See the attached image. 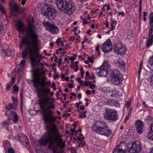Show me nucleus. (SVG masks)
<instances>
[{
	"label": "nucleus",
	"instance_id": "f257e3e1",
	"mask_svg": "<svg viewBox=\"0 0 153 153\" xmlns=\"http://www.w3.org/2000/svg\"><path fill=\"white\" fill-rule=\"evenodd\" d=\"M41 91L42 92V97H39V103L43 114V118L46 124V127L47 130L44 134V139L39 141L40 145L45 146L49 143L48 148L51 149L54 153L58 148L63 149L65 146V142L62 141V135H61L57 129L56 125L52 122L56 121V117L53 116L52 112L50 111V113H47L48 111L51 108H54V105L51 104V99L49 96L48 94L50 91V88H42Z\"/></svg>",
	"mask_w": 153,
	"mask_h": 153
},
{
	"label": "nucleus",
	"instance_id": "f03ea898",
	"mask_svg": "<svg viewBox=\"0 0 153 153\" xmlns=\"http://www.w3.org/2000/svg\"><path fill=\"white\" fill-rule=\"evenodd\" d=\"M40 71H36L33 74L32 81L33 83V86L36 88L37 93L39 97H42V92L40 91L43 88H45L47 85H49L51 84L50 81L45 82L46 77L41 78V74L39 72Z\"/></svg>",
	"mask_w": 153,
	"mask_h": 153
},
{
	"label": "nucleus",
	"instance_id": "7ed1b4c3",
	"mask_svg": "<svg viewBox=\"0 0 153 153\" xmlns=\"http://www.w3.org/2000/svg\"><path fill=\"white\" fill-rule=\"evenodd\" d=\"M16 29L20 32H26L28 35L31 36L33 38V42L39 41L38 36L35 31L36 27L34 25V20L32 19L28 24V26L25 27L24 24L20 21L17 22L16 25Z\"/></svg>",
	"mask_w": 153,
	"mask_h": 153
},
{
	"label": "nucleus",
	"instance_id": "20e7f679",
	"mask_svg": "<svg viewBox=\"0 0 153 153\" xmlns=\"http://www.w3.org/2000/svg\"><path fill=\"white\" fill-rule=\"evenodd\" d=\"M56 4L61 11L69 14H72L75 9V3L72 0H57Z\"/></svg>",
	"mask_w": 153,
	"mask_h": 153
},
{
	"label": "nucleus",
	"instance_id": "39448f33",
	"mask_svg": "<svg viewBox=\"0 0 153 153\" xmlns=\"http://www.w3.org/2000/svg\"><path fill=\"white\" fill-rule=\"evenodd\" d=\"M92 130L101 135L109 137L112 131L108 127V125L104 121H97L91 127Z\"/></svg>",
	"mask_w": 153,
	"mask_h": 153
},
{
	"label": "nucleus",
	"instance_id": "423d86ee",
	"mask_svg": "<svg viewBox=\"0 0 153 153\" xmlns=\"http://www.w3.org/2000/svg\"><path fill=\"white\" fill-rule=\"evenodd\" d=\"M39 41H36L33 43L32 45L28 47L29 52L30 55V59L31 61L35 62L37 61V63L39 64L41 59L44 58L45 57L40 55L37 52L39 49L38 46V43Z\"/></svg>",
	"mask_w": 153,
	"mask_h": 153
},
{
	"label": "nucleus",
	"instance_id": "0eeeda50",
	"mask_svg": "<svg viewBox=\"0 0 153 153\" xmlns=\"http://www.w3.org/2000/svg\"><path fill=\"white\" fill-rule=\"evenodd\" d=\"M41 10L42 15L49 20L53 19L56 16V11L52 6L45 4L42 6Z\"/></svg>",
	"mask_w": 153,
	"mask_h": 153
},
{
	"label": "nucleus",
	"instance_id": "6e6552de",
	"mask_svg": "<svg viewBox=\"0 0 153 153\" xmlns=\"http://www.w3.org/2000/svg\"><path fill=\"white\" fill-rule=\"evenodd\" d=\"M105 119L109 121L115 122L119 119L117 111L115 109L106 108L104 114Z\"/></svg>",
	"mask_w": 153,
	"mask_h": 153
},
{
	"label": "nucleus",
	"instance_id": "1a4fd4ad",
	"mask_svg": "<svg viewBox=\"0 0 153 153\" xmlns=\"http://www.w3.org/2000/svg\"><path fill=\"white\" fill-rule=\"evenodd\" d=\"M111 81L114 85H118L123 80V75L117 70L114 71L111 75Z\"/></svg>",
	"mask_w": 153,
	"mask_h": 153
},
{
	"label": "nucleus",
	"instance_id": "9d476101",
	"mask_svg": "<svg viewBox=\"0 0 153 153\" xmlns=\"http://www.w3.org/2000/svg\"><path fill=\"white\" fill-rule=\"evenodd\" d=\"M43 24L46 29L49 32L53 34H57L59 31V29L54 24L50 23L48 22H44Z\"/></svg>",
	"mask_w": 153,
	"mask_h": 153
},
{
	"label": "nucleus",
	"instance_id": "9b49d317",
	"mask_svg": "<svg viewBox=\"0 0 153 153\" xmlns=\"http://www.w3.org/2000/svg\"><path fill=\"white\" fill-rule=\"evenodd\" d=\"M101 49L103 52L105 53L110 52L112 50L111 42L109 39H107L102 44Z\"/></svg>",
	"mask_w": 153,
	"mask_h": 153
},
{
	"label": "nucleus",
	"instance_id": "f8f14e48",
	"mask_svg": "<svg viewBox=\"0 0 153 153\" xmlns=\"http://www.w3.org/2000/svg\"><path fill=\"white\" fill-rule=\"evenodd\" d=\"M142 148L140 143L137 144L134 143L129 149V152L131 153H139L142 150Z\"/></svg>",
	"mask_w": 153,
	"mask_h": 153
},
{
	"label": "nucleus",
	"instance_id": "ddd939ff",
	"mask_svg": "<svg viewBox=\"0 0 153 153\" xmlns=\"http://www.w3.org/2000/svg\"><path fill=\"white\" fill-rule=\"evenodd\" d=\"M95 70L99 77H105L107 75V69L104 68L103 66L96 68Z\"/></svg>",
	"mask_w": 153,
	"mask_h": 153
},
{
	"label": "nucleus",
	"instance_id": "4468645a",
	"mask_svg": "<svg viewBox=\"0 0 153 153\" xmlns=\"http://www.w3.org/2000/svg\"><path fill=\"white\" fill-rule=\"evenodd\" d=\"M144 123L141 120H137L135 122V126L137 131L139 134H141L143 131Z\"/></svg>",
	"mask_w": 153,
	"mask_h": 153
},
{
	"label": "nucleus",
	"instance_id": "2eb2a0df",
	"mask_svg": "<svg viewBox=\"0 0 153 153\" xmlns=\"http://www.w3.org/2000/svg\"><path fill=\"white\" fill-rule=\"evenodd\" d=\"M33 38L31 36H30V40L31 42V43H29L28 42L27 39L25 38H23L22 39V41L21 42V44L19 46V47L20 49H22L23 48V47L25 45H27V47L25 49H27L29 51V49H28V47L33 44Z\"/></svg>",
	"mask_w": 153,
	"mask_h": 153
},
{
	"label": "nucleus",
	"instance_id": "dca6fc26",
	"mask_svg": "<svg viewBox=\"0 0 153 153\" xmlns=\"http://www.w3.org/2000/svg\"><path fill=\"white\" fill-rule=\"evenodd\" d=\"M19 138V140H23L22 142H24L27 145V147L28 148L30 147V145L28 143V139L27 137L24 134H20L18 135Z\"/></svg>",
	"mask_w": 153,
	"mask_h": 153
},
{
	"label": "nucleus",
	"instance_id": "f3484780",
	"mask_svg": "<svg viewBox=\"0 0 153 153\" xmlns=\"http://www.w3.org/2000/svg\"><path fill=\"white\" fill-rule=\"evenodd\" d=\"M117 147L122 152L129 153V150H128L127 149H126V145L125 143H120V145L117 146Z\"/></svg>",
	"mask_w": 153,
	"mask_h": 153
},
{
	"label": "nucleus",
	"instance_id": "a211bd4d",
	"mask_svg": "<svg viewBox=\"0 0 153 153\" xmlns=\"http://www.w3.org/2000/svg\"><path fill=\"white\" fill-rule=\"evenodd\" d=\"M108 105H114L116 107L120 106V104L117 101L111 99L108 100Z\"/></svg>",
	"mask_w": 153,
	"mask_h": 153
},
{
	"label": "nucleus",
	"instance_id": "6ab92c4d",
	"mask_svg": "<svg viewBox=\"0 0 153 153\" xmlns=\"http://www.w3.org/2000/svg\"><path fill=\"white\" fill-rule=\"evenodd\" d=\"M122 46V44L120 42H118L114 44V52L117 53Z\"/></svg>",
	"mask_w": 153,
	"mask_h": 153
},
{
	"label": "nucleus",
	"instance_id": "aec40b11",
	"mask_svg": "<svg viewBox=\"0 0 153 153\" xmlns=\"http://www.w3.org/2000/svg\"><path fill=\"white\" fill-rule=\"evenodd\" d=\"M3 146L5 150H6L7 149L11 146V144L10 142L8 140H5L3 142Z\"/></svg>",
	"mask_w": 153,
	"mask_h": 153
},
{
	"label": "nucleus",
	"instance_id": "412c9836",
	"mask_svg": "<svg viewBox=\"0 0 153 153\" xmlns=\"http://www.w3.org/2000/svg\"><path fill=\"white\" fill-rule=\"evenodd\" d=\"M10 114H12L13 117V122L14 123H16L19 118L18 116L16 114V113L15 111H11L10 112Z\"/></svg>",
	"mask_w": 153,
	"mask_h": 153
},
{
	"label": "nucleus",
	"instance_id": "4be33fe9",
	"mask_svg": "<svg viewBox=\"0 0 153 153\" xmlns=\"http://www.w3.org/2000/svg\"><path fill=\"white\" fill-rule=\"evenodd\" d=\"M126 48L122 45L121 48L119 49L118 51L116 53L119 54L123 55L126 53Z\"/></svg>",
	"mask_w": 153,
	"mask_h": 153
},
{
	"label": "nucleus",
	"instance_id": "5701e85b",
	"mask_svg": "<svg viewBox=\"0 0 153 153\" xmlns=\"http://www.w3.org/2000/svg\"><path fill=\"white\" fill-rule=\"evenodd\" d=\"M149 39L146 42V46L147 47H149L152 45L153 42V35L152 37H148Z\"/></svg>",
	"mask_w": 153,
	"mask_h": 153
},
{
	"label": "nucleus",
	"instance_id": "b1692460",
	"mask_svg": "<svg viewBox=\"0 0 153 153\" xmlns=\"http://www.w3.org/2000/svg\"><path fill=\"white\" fill-rule=\"evenodd\" d=\"M147 80L150 83V84L153 86V74H150L149 75L148 78H147Z\"/></svg>",
	"mask_w": 153,
	"mask_h": 153
},
{
	"label": "nucleus",
	"instance_id": "393cba45",
	"mask_svg": "<svg viewBox=\"0 0 153 153\" xmlns=\"http://www.w3.org/2000/svg\"><path fill=\"white\" fill-rule=\"evenodd\" d=\"M2 52L4 53L9 49V46L6 44H4L1 46Z\"/></svg>",
	"mask_w": 153,
	"mask_h": 153
},
{
	"label": "nucleus",
	"instance_id": "a878e982",
	"mask_svg": "<svg viewBox=\"0 0 153 153\" xmlns=\"http://www.w3.org/2000/svg\"><path fill=\"white\" fill-rule=\"evenodd\" d=\"M0 11L2 14L5 15L7 11L4 7L1 5H0Z\"/></svg>",
	"mask_w": 153,
	"mask_h": 153
},
{
	"label": "nucleus",
	"instance_id": "bb28decb",
	"mask_svg": "<svg viewBox=\"0 0 153 153\" xmlns=\"http://www.w3.org/2000/svg\"><path fill=\"white\" fill-rule=\"evenodd\" d=\"M153 31V25H150V30L149 33L148 37H152L153 35L152 34Z\"/></svg>",
	"mask_w": 153,
	"mask_h": 153
},
{
	"label": "nucleus",
	"instance_id": "cd10ccee",
	"mask_svg": "<svg viewBox=\"0 0 153 153\" xmlns=\"http://www.w3.org/2000/svg\"><path fill=\"white\" fill-rule=\"evenodd\" d=\"M147 137L149 140L152 141L153 140V132L149 131Z\"/></svg>",
	"mask_w": 153,
	"mask_h": 153
},
{
	"label": "nucleus",
	"instance_id": "c85d7f7f",
	"mask_svg": "<svg viewBox=\"0 0 153 153\" xmlns=\"http://www.w3.org/2000/svg\"><path fill=\"white\" fill-rule=\"evenodd\" d=\"M25 64V60L23 59L21 61L19 66L21 68H24Z\"/></svg>",
	"mask_w": 153,
	"mask_h": 153
},
{
	"label": "nucleus",
	"instance_id": "c756f323",
	"mask_svg": "<svg viewBox=\"0 0 153 153\" xmlns=\"http://www.w3.org/2000/svg\"><path fill=\"white\" fill-rule=\"evenodd\" d=\"M117 23V21H112L111 24V27H113L115 29V27L116 26Z\"/></svg>",
	"mask_w": 153,
	"mask_h": 153
},
{
	"label": "nucleus",
	"instance_id": "7c9ffc66",
	"mask_svg": "<svg viewBox=\"0 0 153 153\" xmlns=\"http://www.w3.org/2000/svg\"><path fill=\"white\" fill-rule=\"evenodd\" d=\"M22 55L23 58H26L27 57V51L26 50L22 52Z\"/></svg>",
	"mask_w": 153,
	"mask_h": 153
},
{
	"label": "nucleus",
	"instance_id": "2f4dec72",
	"mask_svg": "<svg viewBox=\"0 0 153 153\" xmlns=\"http://www.w3.org/2000/svg\"><path fill=\"white\" fill-rule=\"evenodd\" d=\"M109 66V65L108 62L106 61H104L103 62L102 65L101 66H103L104 68L106 69H107V67Z\"/></svg>",
	"mask_w": 153,
	"mask_h": 153
},
{
	"label": "nucleus",
	"instance_id": "473e14b6",
	"mask_svg": "<svg viewBox=\"0 0 153 153\" xmlns=\"http://www.w3.org/2000/svg\"><path fill=\"white\" fill-rule=\"evenodd\" d=\"M23 69L24 68H19L17 70L20 76H22L23 75L22 72L23 71Z\"/></svg>",
	"mask_w": 153,
	"mask_h": 153
},
{
	"label": "nucleus",
	"instance_id": "72a5a7b5",
	"mask_svg": "<svg viewBox=\"0 0 153 153\" xmlns=\"http://www.w3.org/2000/svg\"><path fill=\"white\" fill-rule=\"evenodd\" d=\"M152 13L149 16L150 19V25H152V24H153V16H152Z\"/></svg>",
	"mask_w": 153,
	"mask_h": 153
},
{
	"label": "nucleus",
	"instance_id": "f704fd0d",
	"mask_svg": "<svg viewBox=\"0 0 153 153\" xmlns=\"http://www.w3.org/2000/svg\"><path fill=\"white\" fill-rule=\"evenodd\" d=\"M147 67L149 68L152 71L153 70V64L149 63V64L147 65Z\"/></svg>",
	"mask_w": 153,
	"mask_h": 153
},
{
	"label": "nucleus",
	"instance_id": "c9c22d12",
	"mask_svg": "<svg viewBox=\"0 0 153 153\" xmlns=\"http://www.w3.org/2000/svg\"><path fill=\"white\" fill-rule=\"evenodd\" d=\"M13 90L14 91L16 92H17L19 91V87H18L16 85H14L13 87Z\"/></svg>",
	"mask_w": 153,
	"mask_h": 153
},
{
	"label": "nucleus",
	"instance_id": "e433bc0d",
	"mask_svg": "<svg viewBox=\"0 0 153 153\" xmlns=\"http://www.w3.org/2000/svg\"><path fill=\"white\" fill-rule=\"evenodd\" d=\"M8 153H14V149L11 148H9L8 149Z\"/></svg>",
	"mask_w": 153,
	"mask_h": 153
},
{
	"label": "nucleus",
	"instance_id": "4c0bfd02",
	"mask_svg": "<svg viewBox=\"0 0 153 153\" xmlns=\"http://www.w3.org/2000/svg\"><path fill=\"white\" fill-rule=\"evenodd\" d=\"M13 105L12 104L10 103L7 106V108L8 110H10L11 109H13Z\"/></svg>",
	"mask_w": 153,
	"mask_h": 153
},
{
	"label": "nucleus",
	"instance_id": "58836bf2",
	"mask_svg": "<svg viewBox=\"0 0 153 153\" xmlns=\"http://www.w3.org/2000/svg\"><path fill=\"white\" fill-rule=\"evenodd\" d=\"M61 38H58L57 39L56 42V45L59 46V44H60V43H59L60 42H62V41H61Z\"/></svg>",
	"mask_w": 153,
	"mask_h": 153
},
{
	"label": "nucleus",
	"instance_id": "ea45409f",
	"mask_svg": "<svg viewBox=\"0 0 153 153\" xmlns=\"http://www.w3.org/2000/svg\"><path fill=\"white\" fill-rule=\"evenodd\" d=\"M71 67L72 68L74 69L75 71V72L77 71L78 70V67H74V64H72L71 65Z\"/></svg>",
	"mask_w": 153,
	"mask_h": 153
},
{
	"label": "nucleus",
	"instance_id": "a19ab883",
	"mask_svg": "<svg viewBox=\"0 0 153 153\" xmlns=\"http://www.w3.org/2000/svg\"><path fill=\"white\" fill-rule=\"evenodd\" d=\"M5 53L6 54L7 56H10L11 55V51L10 50H9V49L7 51H6L5 52Z\"/></svg>",
	"mask_w": 153,
	"mask_h": 153
},
{
	"label": "nucleus",
	"instance_id": "79ce46f5",
	"mask_svg": "<svg viewBox=\"0 0 153 153\" xmlns=\"http://www.w3.org/2000/svg\"><path fill=\"white\" fill-rule=\"evenodd\" d=\"M13 10H14L18 11L19 10V8L18 6L17 5L15 4L13 8Z\"/></svg>",
	"mask_w": 153,
	"mask_h": 153
},
{
	"label": "nucleus",
	"instance_id": "37998d69",
	"mask_svg": "<svg viewBox=\"0 0 153 153\" xmlns=\"http://www.w3.org/2000/svg\"><path fill=\"white\" fill-rule=\"evenodd\" d=\"M82 134H80V136L79 137H78V140L80 141H82L84 139V137H82Z\"/></svg>",
	"mask_w": 153,
	"mask_h": 153
},
{
	"label": "nucleus",
	"instance_id": "c03bdc74",
	"mask_svg": "<svg viewBox=\"0 0 153 153\" xmlns=\"http://www.w3.org/2000/svg\"><path fill=\"white\" fill-rule=\"evenodd\" d=\"M153 120L152 118L150 116H148L147 117L146 120L148 121H152Z\"/></svg>",
	"mask_w": 153,
	"mask_h": 153
},
{
	"label": "nucleus",
	"instance_id": "a18cd8bd",
	"mask_svg": "<svg viewBox=\"0 0 153 153\" xmlns=\"http://www.w3.org/2000/svg\"><path fill=\"white\" fill-rule=\"evenodd\" d=\"M86 116L85 114L81 113L80 115V118H84L86 117Z\"/></svg>",
	"mask_w": 153,
	"mask_h": 153
},
{
	"label": "nucleus",
	"instance_id": "49530a36",
	"mask_svg": "<svg viewBox=\"0 0 153 153\" xmlns=\"http://www.w3.org/2000/svg\"><path fill=\"white\" fill-rule=\"evenodd\" d=\"M88 59L89 61V62H92L94 61L93 59L91 57L88 56Z\"/></svg>",
	"mask_w": 153,
	"mask_h": 153
},
{
	"label": "nucleus",
	"instance_id": "de8ad7c7",
	"mask_svg": "<svg viewBox=\"0 0 153 153\" xmlns=\"http://www.w3.org/2000/svg\"><path fill=\"white\" fill-rule=\"evenodd\" d=\"M4 29L2 26L0 25V34L4 32Z\"/></svg>",
	"mask_w": 153,
	"mask_h": 153
},
{
	"label": "nucleus",
	"instance_id": "09e8293b",
	"mask_svg": "<svg viewBox=\"0 0 153 153\" xmlns=\"http://www.w3.org/2000/svg\"><path fill=\"white\" fill-rule=\"evenodd\" d=\"M95 50L97 51L99 54H100V51L99 46L98 45H97L95 47Z\"/></svg>",
	"mask_w": 153,
	"mask_h": 153
},
{
	"label": "nucleus",
	"instance_id": "8fccbe9b",
	"mask_svg": "<svg viewBox=\"0 0 153 153\" xmlns=\"http://www.w3.org/2000/svg\"><path fill=\"white\" fill-rule=\"evenodd\" d=\"M83 22L82 25H85V24H88V22L86 21V20L84 18L83 19Z\"/></svg>",
	"mask_w": 153,
	"mask_h": 153
},
{
	"label": "nucleus",
	"instance_id": "3c124183",
	"mask_svg": "<svg viewBox=\"0 0 153 153\" xmlns=\"http://www.w3.org/2000/svg\"><path fill=\"white\" fill-rule=\"evenodd\" d=\"M15 78H14V77H13L12 78V79H11V80L10 82V83L11 85H12L13 84H14L15 82Z\"/></svg>",
	"mask_w": 153,
	"mask_h": 153
},
{
	"label": "nucleus",
	"instance_id": "603ef678",
	"mask_svg": "<svg viewBox=\"0 0 153 153\" xmlns=\"http://www.w3.org/2000/svg\"><path fill=\"white\" fill-rule=\"evenodd\" d=\"M76 56V55H75L74 56H71L70 57L69 59L71 61H73L75 59Z\"/></svg>",
	"mask_w": 153,
	"mask_h": 153
},
{
	"label": "nucleus",
	"instance_id": "864d4df0",
	"mask_svg": "<svg viewBox=\"0 0 153 153\" xmlns=\"http://www.w3.org/2000/svg\"><path fill=\"white\" fill-rule=\"evenodd\" d=\"M82 103V102L81 101H79V102L78 103H76L75 105H76V107L77 108H78L79 107V105L81 104Z\"/></svg>",
	"mask_w": 153,
	"mask_h": 153
},
{
	"label": "nucleus",
	"instance_id": "5fc2aeb1",
	"mask_svg": "<svg viewBox=\"0 0 153 153\" xmlns=\"http://www.w3.org/2000/svg\"><path fill=\"white\" fill-rule=\"evenodd\" d=\"M90 87L91 89H93L95 88V85L94 84H91L90 85Z\"/></svg>",
	"mask_w": 153,
	"mask_h": 153
},
{
	"label": "nucleus",
	"instance_id": "6e6d98bb",
	"mask_svg": "<svg viewBox=\"0 0 153 153\" xmlns=\"http://www.w3.org/2000/svg\"><path fill=\"white\" fill-rule=\"evenodd\" d=\"M119 64L123 66H125V63L124 62H123L122 61H120L119 62Z\"/></svg>",
	"mask_w": 153,
	"mask_h": 153
},
{
	"label": "nucleus",
	"instance_id": "4d7b16f0",
	"mask_svg": "<svg viewBox=\"0 0 153 153\" xmlns=\"http://www.w3.org/2000/svg\"><path fill=\"white\" fill-rule=\"evenodd\" d=\"M119 15H121L123 16H125V13L124 12H119L118 14Z\"/></svg>",
	"mask_w": 153,
	"mask_h": 153
},
{
	"label": "nucleus",
	"instance_id": "13d9d810",
	"mask_svg": "<svg viewBox=\"0 0 153 153\" xmlns=\"http://www.w3.org/2000/svg\"><path fill=\"white\" fill-rule=\"evenodd\" d=\"M70 113H68L67 114H63V117L64 116H65V117L67 118L69 117L70 115Z\"/></svg>",
	"mask_w": 153,
	"mask_h": 153
},
{
	"label": "nucleus",
	"instance_id": "bf43d9fd",
	"mask_svg": "<svg viewBox=\"0 0 153 153\" xmlns=\"http://www.w3.org/2000/svg\"><path fill=\"white\" fill-rule=\"evenodd\" d=\"M129 117V114H128V115L127 116L126 118H125L124 119V123H126Z\"/></svg>",
	"mask_w": 153,
	"mask_h": 153
},
{
	"label": "nucleus",
	"instance_id": "052dcab7",
	"mask_svg": "<svg viewBox=\"0 0 153 153\" xmlns=\"http://www.w3.org/2000/svg\"><path fill=\"white\" fill-rule=\"evenodd\" d=\"M149 63L153 64V56L150 58V59L149 60Z\"/></svg>",
	"mask_w": 153,
	"mask_h": 153
},
{
	"label": "nucleus",
	"instance_id": "680f3d73",
	"mask_svg": "<svg viewBox=\"0 0 153 153\" xmlns=\"http://www.w3.org/2000/svg\"><path fill=\"white\" fill-rule=\"evenodd\" d=\"M92 76H90L89 77L90 79H94L95 78V76L93 73H91Z\"/></svg>",
	"mask_w": 153,
	"mask_h": 153
},
{
	"label": "nucleus",
	"instance_id": "e2e57ef3",
	"mask_svg": "<svg viewBox=\"0 0 153 153\" xmlns=\"http://www.w3.org/2000/svg\"><path fill=\"white\" fill-rule=\"evenodd\" d=\"M2 124L4 126L7 125H8V123H7V121H3L2 123Z\"/></svg>",
	"mask_w": 153,
	"mask_h": 153
},
{
	"label": "nucleus",
	"instance_id": "0e129e2a",
	"mask_svg": "<svg viewBox=\"0 0 153 153\" xmlns=\"http://www.w3.org/2000/svg\"><path fill=\"white\" fill-rule=\"evenodd\" d=\"M11 87V85L10 83H8L7 84V86L6 87V88L7 90H9L10 89V88Z\"/></svg>",
	"mask_w": 153,
	"mask_h": 153
},
{
	"label": "nucleus",
	"instance_id": "69168bd1",
	"mask_svg": "<svg viewBox=\"0 0 153 153\" xmlns=\"http://www.w3.org/2000/svg\"><path fill=\"white\" fill-rule=\"evenodd\" d=\"M149 131L153 132V123H152L151 125V128Z\"/></svg>",
	"mask_w": 153,
	"mask_h": 153
},
{
	"label": "nucleus",
	"instance_id": "338daca9",
	"mask_svg": "<svg viewBox=\"0 0 153 153\" xmlns=\"http://www.w3.org/2000/svg\"><path fill=\"white\" fill-rule=\"evenodd\" d=\"M75 39V36H73L70 37V40L71 41H73Z\"/></svg>",
	"mask_w": 153,
	"mask_h": 153
},
{
	"label": "nucleus",
	"instance_id": "774afa93",
	"mask_svg": "<svg viewBox=\"0 0 153 153\" xmlns=\"http://www.w3.org/2000/svg\"><path fill=\"white\" fill-rule=\"evenodd\" d=\"M85 145V143H81L78 145V146L79 147H80L81 146H83Z\"/></svg>",
	"mask_w": 153,
	"mask_h": 153
}]
</instances>
